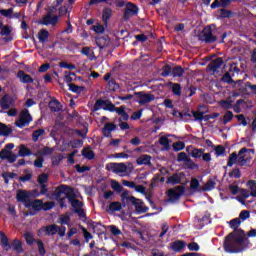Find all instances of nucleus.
I'll return each instance as SVG.
<instances>
[{
	"label": "nucleus",
	"instance_id": "4c0bfd02",
	"mask_svg": "<svg viewBox=\"0 0 256 256\" xmlns=\"http://www.w3.org/2000/svg\"><path fill=\"white\" fill-rule=\"evenodd\" d=\"M212 189H215V181L213 180H208L202 187V191H212Z\"/></svg>",
	"mask_w": 256,
	"mask_h": 256
},
{
	"label": "nucleus",
	"instance_id": "0eeeda50",
	"mask_svg": "<svg viewBox=\"0 0 256 256\" xmlns=\"http://www.w3.org/2000/svg\"><path fill=\"white\" fill-rule=\"evenodd\" d=\"M32 121L33 118L31 117V114H29V110H22L20 112L19 118L15 122V125L16 127L23 129V127H26V125H29V123Z\"/></svg>",
	"mask_w": 256,
	"mask_h": 256
},
{
	"label": "nucleus",
	"instance_id": "9d476101",
	"mask_svg": "<svg viewBox=\"0 0 256 256\" xmlns=\"http://www.w3.org/2000/svg\"><path fill=\"white\" fill-rule=\"evenodd\" d=\"M184 192L185 189L183 188V186H178L174 189L168 190L169 201H178V199L181 198V195H183Z\"/></svg>",
	"mask_w": 256,
	"mask_h": 256
},
{
	"label": "nucleus",
	"instance_id": "c03bdc74",
	"mask_svg": "<svg viewBox=\"0 0 256 256\" xmlns=\"http://www.w3.org/2000/svg\"><path fill=\"white\" fill-rule=\"evenodd\" d=\"M160 145L164 146V149H169V138L162 136L159 139Z\"/></svg>",
	"mask_w": 256,
	"mask_h": 256
},
{
	"label": "nucleus",
	"instance_id": "79ce46f5",
	"mask_svg": "<svg viewBox=\"0 0 256 256\" xmlns=\"http://www.w3.org/2000/svg\"><path fill=\"white\" fill-rule=\"evenodd\" d=\"M1 243L3 247L6 249V251H9V249H11V245L9 244V239L7 238V236H5V234H2L1 236Z\"/></svg>",
	"mask_w": 256,
	"mask_h": 256
},
{
	"label": "nucleus",
	"instance_id": "2eb2a0df",
	"mask_svg": "<svg viewBox=\"0 0 256 256\" xmlns=\"http://www.w3.org/2000/svg\"><path fill=\"white\" fill-rule=\"evenodd\" d=\"M69 201L72 207L75 209V213L79 215V217H85V212L81 207H83V203L77 199L69 198Z\"/></svg>",
	"mask_w": 256,
	"mask_h": 256
},
{
	"label": "nucleus",
	"instance_id": "052dcab7",
	"mask_svg": "<svg viewBox=\"0 0 256 256\" xmlns=\"http://www.w3.org/2000/svg\"><path fill=\"white\" fill-rule=\"evenodd\" d=\"M37 159L34 161V166L41 169L43 167V156H36Z\"/></svg>",
	"mask_w": 256,
	"mask_h": 256
},
{
	"label": "nucleus",
	"instance_id": "ddd939ff",
	"mask_svg": "<svg viewBox=\"0 0 256 256\" xmlns=\"http://www.w3.org/2000/svg\"><path fill=\"white\" fill-rule=\"evenodd\" d=\"M201 40L205 41L206 43H213L215 41V36H213V31L209 26L205 27L201 34Z\"/></svg>",
	"mask_w": 256,
	"mask_h": 256
},
{
	"label": "nucleus",
	"instance_id": "4d7b16f0",
	"mask_svg": "<svg viewBox=\"0 0 256 256\" xmlns=\"http://www.w3.org/2000/svg\"><path fill=\"white\" fill-rule=\"evenodd\" d=\"M36 245L38 246L40 255H45V246L43 245V242L36 240Z\"/></svg>",
	"mask_w": 256,
	"mask_h": 256
},
{
	"label": "nucleus",
	"instance_id": "c9c22d12",
	"mask_svg": "<svg viewBox=\"0 0 256 256\" xmlns=\"http://www.w3.org/2000/svg\"><path fill=\"white\" fill-rule=\"evenodd\" d=\"M24 237H25L26 243L28 245H33L34 243H37V240H35V238L33 237V234L31 232H26L24 234Z\"/></svg>",
	"mask_w": 256,
	"mask_h": 256
},
{
	"label": "nucleus",
	"instance_id": "9b49d317",
	"mask_svg": "<svg viewBox=\"0 0 256 256\" xmlns=\"http://www.w3.org/2000/svg\"><path fill=\"white\" fill-rule=\"evenodd\" d=\"M131 203L135 207L136 213H147L149 211V208L140 199L131 198Z\"/></svg>",
	"mask_w": 256,
	"mask_h": 256
},
{
	"label": "nucleus",
	"instance_id": "09e8293b",
	"mask_svg": "<svg viewBox=\"0 0 256 256\" xmlns=\"http://www.w3.org/2000/svg\"><path fill=\"white\" fill-rule=\"evenodd\" d=\"M188 117H194L195 121H201L203 119V113L201 112H192L191 114H187Z\"/></svg>",
	"mask_w": 256,
	"mask_h": 256
},
{
	"label": "nucleus",
	"instance_id": "6e6d98bb",
	"mask_svg": "<svg viewBox=\"0 0 256 256\" xmlns=\"http://www.w3.org/2000/svg\"><path fill=\"white\" fill-rule=\"evenodd\" d=\"M190 187L191 189H193V191H199V180L197 179H192V181L190 182Z\"/></svg>",
	"mask_w": 256,
	"mask_h": 256
},
{
	"label": "nucleus",
	"instance_id": "bf43d9fd",
	"mask_svg": "<svg viewBox=\"0 0 256 256\" xmlns=\"http://www.w3.org/2000/svg\"><path fill=\"white\" fill-rule=\"evenodd\" d=\"M93 31H95V33H103L105 31V27L101 24H95L93 26Z\"/></svg>",
	"mask_w": 256,
	"mask_h": 256
},
{
	"label": "nucleus",
	"instance_id": "69168bd1",
	"mask_svg": "<svg viewBox=\"0 0 256 256\" xmlns=\"http://www.w3.org/2000/svg\"><path fill=\"white\" fill-rule=\"evenodd\" d=\"M230 177H234L235 179H239L241 177V171L239 169H234L230 173Z\"/></svg>",
	"mask_w": 256,
	"mask_h": 256
},
{
	"label": "nucleus",
	"instance_id": "7c9ffc66",
	"mask_svg": "<svg viewBox=\"0 0 256 256\" xmlns=\"http://www.w3.org/2000/svg\"><path fill=\"white\" fill-rule=\"evenodd\" d=\"M239 156L236 152H233L228 158V167H233L235 163H238Z\"/></svg>",
	"mask_w": 256,
	"mask_h": 256
},
{
	"label": "nucleus",
	"instance_id": "473e14b6",
	"mask_svg": "<svg viewBox=\"0 0 256 256\" xmlns=\"http://www.w3.org/2000/svg\"><path fill=\"white\" fill-rule=\"evenodd\" d=\"M49 107H50L51 111H61V109H62L61 103H59V101H57V100H52L49 103Z\"/></svg>",
	"mask_w": 256,
	"mask_h": 256
},
{
	"label": "nucleus",
	"instance_id": "338daca9",
	"mask_svg": "<svg viewBox=\"0 0 256 256\" xmlns=\"http://www.w3.org/2000/svg\"><path fill=\"white\" fill-rule=\"evenodd\" d=\"M178 161H189V157L185 152H180L178 154Z\"/></svg>",
	"mask_w": 256,
	"mask_h": 256
},
{
	"label": "nucleus",
	"instance_id": "ea45409f",
	"mask_svg": "<svg viewBox=\"0 0 256 256\" xmlns=\"http://www.w3.org/2000/svg\"><path fill=\"white\" fill-rule=\"evenodd\" d=\"M121 199H122V203H127V201L131 203V199H135V197L130 196L128 191H124L121 194Z\"/></svg>",
	"mask_w": 256,
	"mask_h": 256
},
{
	"label": "nucleus",
	"instance_id": "72a5a7b5",
	"mask_svg": "<svg viewBox=\"0 0 256 256\" xmlns=\"http://www.w3.org/2000/svg\"><path fill=\"white\" fill-rule=\"evenodd\" d=\"M167 183H171L172 185H177V183H181V176H179V174H174L168 178Z\"/></svg>",
	"mask_w": 256,
	"mask_h": 256
},
{
	"label": "nucleus",
	"instance_id": "a878e982",
	"mask_svg": "<svg viewBox=\"0 0 256 256\" xmlns=\"http://www.w3.org/2000/svg\"><path fill=\"white\" fill-rule=\"evenodd\" d=\"M11 128L3 123H0V136L1 137H7L8 135H11Z\"/></svg>",
	"mask_w": 256,
	"mask_h": 256
},
{
	"label": "nucleus",
	"instance_id": "2f4dec72",
	"mask_svg": "<svg viewBox=\"0 0 256 256\" xmlns=\"http://www.w3.org/2000/svg\"><path fill=\"white\" fill-rule=\"evenodd\" d=\"M82 155L85 159H95V152L90 148H85L82 150Z\"/></svg>",
	"mask_w": 256,
	"mask_h": 256
},
{
	"label": "nucleus",
	"instance_id": "0e129e2a",
	"mask_svg": "<svg viewBox=\"0 0 256 256\" xmlns=\"http://www.w3.org/2000/svg\"><path fill=\"white\" fill-rule=\"evenodd\" d=\"M188 249L189 251H199V244H197L196 242H192L188 244Z\"/></svg>",
	"mask_w": 256,
	"mask_h": 256
},
{
	"label": "nucleus",
	"instance_id": "e433bc0d",
	"mask_svg": "<svg viewBox=\"0 0 256 256\" xmlns=\"http://www.w3.org/2000/svg\"><path fill=\"white\" fill-rule=\"evenodd\" d=\"M43 135H45V130L44 129L36 130L32 134V139H33V141H39V138L43 137Z\"/></svg>",
	"mask_w": 256,
	"mask_h": 256
},
{
	"label": "nucleus",
	"instance_id": "a211bd4d",
	"mask_svg": "<svg viewBox=\"0 0 256 256\" xmlns=\"http://www.w3.org/2000/svg\"><path fill=\"white\" fill-rule=\"evenodd\" d=\"M16 199L20 203H24L25 207H27V203H29V193L25 190H18L16 194Z\"/></svg>",
	"mask_w": 256,
	"mask_h": 256
},
{
	"label": "nucleus",
	"instance_id": "39448f33",
	"mask_svg": "<svg viewBox=\"0 0 256 256\" xmlns=\"http://www.w3.org/2000/svg\"><path fill=\"white\" fill-rule=\"evenodd\" d=\"M26 207L28 209H33L34 211H41V209H53L55 204L53 202H47L43 206V200H30L26 202Z\"/></svg>",
	"mask_w": 256,
	"mask_h": 256
},
{
	"label": "nucleus",
	"instance_id": "864d4df0",
	"mask_svg": "<svg viewBox=\"0 0 256 256\" xmlns=\"http://www.w3.org/2000/svg\"><path fill=\"white\" fill-rule=\"evenodd\" d=\"M69 221H71V218L69 217V215H62L59 218V223H61V225H67Z\"/></svg>",
	"mask_w": 256,
	"mask_h": 256
},
{
	"label": "nucleus",
	"instance_id": "a19ab883",
	"mask_svg": "<svg viewBox=\"0 0 256 256\" xmlns=\"http://www.w3.org/2000/svg\"><path fill=\"white\" fill-rule=\"evenodd\" d=\"M12 247H13L14 251H17V253L23 252V247L21 246V241H19V240H14L12 243Z\"/></svg>",
	"mask_w": 256,
	"mask_h": 256
},
{
	"label": "nucleus",
	"instance_id": "1a4fd4ad",
	"mask_svg": "<svg viewBox=\"0 0 256 256\" xmlns=\"http://www.w3.org/2000/svg\"><path fill=\"white\" fill-rule=\"evenodd\" d=\"M251 153H253V150L242 148L238 153V165L243 167V165H245V163L251 159Z\"/></svg>",
	"mask_w": 256,
	"mask_h": 256
},
{
	"label": "nucleus",
	"instance_id": "13d9d810",
	"mask_svg": "<svg viewBox=\"0 0 256 256\" xmlns=\"http://www.w3.org/2000/svg\"><path fill=\"white\" fill-rule=\"evenodd\" d=\"M231 119H233V112L231 111H227L224 115V123L225 125H227V123H229V121H231Z\"/></svg>",
	"mask_w": 256,
	"mask_h": 256
},
{
	"label": "nucleus",
	"instance_id": "de8ad7c7",
	"mask_svg": "<svg viewBox=\"0 0 256 256\" xmlns=\"http://www.w3.org/2000/svg\"><path fill=\"white\" fill-rule=\"evenodd\" d=\"M59 67H61L62 69H69L70 71H73V69H75V65L67 62H60Z\"/></svg>",
	"mask_w": 256,
	"mask_h": 256
},
{
	"label": "nucleus",
	"instance_id": "8fccbe9b",
	"mask_svg": "<svg viewBox=\"0 0 256 256\" xmlns=\"http://www.w3.org/2000/svg\"><path fill=\"white\" fill-rule=\"evenodd\" d=\"M162 70V77H167L168 75H171V73H173V70L169 65L164 66Z\"/></svg>",
	"mask_w": 256,
	"mask_h": 256
},
{
	"label": "nucleus",
	"instance_id": "6e6552de",
	"mask_svg": "<svg viewBox=\"0 0 256 256\" xmlns=\"http://www.w3.org/2000/svg\"><path fill=\"white\" fill-rule=\"evenodd\" d=\"M55 11V8H50L47 15H45L42 19V25H52V27H55L57 23L59 22L58 16L51 15Z\"/></svg>",
	"mask_w": 256,
	"mask_h": 256
},
{
	"label": "nucleus",
	"instance_id": "c85d7f7f",
	"mask_svg": "<svg viewBox=\"0 0 256 256\" xmlns=\"http://www.w3.org/2000/svg\"><path fill=\"white\" fill-rule=\"evenodd\" d=\"M219 105H220V107H222V109H232L233 108V100L231 98L222 100L219 102Z\"/></svg>",
	"mask_w": 256,
	"mask_h": 256
},
{
	"label": "nucleus",
	"instance_id": "412c9836",
	"mask_svg": "<svg viewBox=\"0 0 256 256\" xmlns=\"http://www.w3.org/2000/svg\"><path fill=\"white\" fill-rule=\"evenodd\" d=\"M117 126L114 123H106L103 128L104 137H111V132L115 131Z\"/></svg>",
	"mask_w": 256,
	"mask_h": 256
},
{
	"label": "nucleus",
	"instance_id": "20e7f679",
	"mask_svg": "<svg viewBox=\"0 0 256 256\" xmlns=\"http://www.w3.org/2000/svg\"><path fill=\"white\" fill-rule=\"evenodd\" d=\"M15 144H6L4 149L0 152V159L8 161V163H15L17 161V154L13 153Z\"/></svg>",
	"mask_w": 256,
	"mask_h": 256
},
{
	"label": "nucleus",
	"instance_id": "423d86ee",
	"mask_svg": "<svg viewBox=\"0 0 256 256\" xmlns=\"http://www.w3.org/2000/svg\"><path fill=\"white\" fill-rule=\"evenodd\" d=\"M248 188L250 189V194L247 192V190H242L241 196L242 198H237V200L242 203V205H245V199H249L250 195L251 197H256V181L255 180H249L247 183Z\"/></svg>",
	"mask_w": 256,
	"mask_h": 256
},
{
	"label": "nucleus",
	"instance_id": "a18cd8bd",
	"mask_svg": "<svg viewBox=\"0 0 256 256\" xmlns=\"http://www.w3.org/2000/svg\"><path fill=\"white\" fill-rule=\"evenodd\" d=\"M69 89L72 93H81L84 88L75 84H69Z\"/></svg>",
	"mask_w": 256,
	"mask_h": 256
},
{
	"label": "nucleus",
	"instance_id": "dca6fc26",
	"mask_svg": "<svg viewBox=\"0 0 256 256\" xmlns=\"http://www.w3.org/2000/svg\"><path fill=\"white\" fill-rule=\"evenodd\" d=\"M99 109H106V111H113L115 106L111 103L107 104L104 100H97L94 105V111H99Z\"/></svg>",
	"mask_w": 256,
	"mask_h": 256
},
{
	"label": "nucleus",
	"instance_id": "b1692460",
	"mask_svg": "<svg viewBox=\"0 0 256 256\" xmlns=\"http://www.w3.org/2000/svg\"><path fill=\"white\" fill-rule=\"evenodd\" d=\"M18 77L21 83H33V78L29 74H25L23 71L18 72Z\"/></svg>",
	"mask_w": 256,
	"mask_h": 256
},
{
	"label": "nucleus",
	"instance_id": "5fc2aeb1",
	"mask_svg": "<svg viewBox=\"0 0 256 256\" xmlns=\"http://www.w3.org/2000/svg\"><path fill=\"white\" fill-rule=\"evenodd\" d=\"M173 149L175 151H183L185 149V143L183 142H176L173 144Z\"/></svg>",
	"mask_w": 256,
	"mask_h": 256
},
{
	"label": "nucleus",
	"instance_id": "6ab92c4d",
	"mask_svg": "<svg viewBox=\"0 0 256 256\" xmlns=\"http://www.w3.org/2000/svg\"><path fill=\"white\" fill-rule=\"evenodd\" d=\"M221 65H223V59L217 58L208 65L207 71H209V73L214 74L215 71H217L221 67Z\"/></svg>",
	"mask_w": 256,
	"mask_h": 256
},
{
	"label": "nucleus",
	"instance_id": "bb28decb",
	"mask_svg": "<svg viewBox=\"0 0 256 256\" xmlns=\"http://www.w3.org/2000/svg\"><path fill=\"white\" fill-rule=\"evenodd\" d=\"M53 148L44 147L42 150H38L34 155L35 157H45V155H51Z\"/></svg>",
	"mask_w": 256,
	"mask_h": 256
},
{
	"label": "nucleus",
	"instance_id": "37998d69",
	"mask_svg": "<svg viewBox=\"0 0 256 256\" xmlns=\"http://www.w3.org/2000/svg\"><path fill=\"white\" fill-rule=\"evenodd\" d=\"M184 71L183 68L180 66L174 67L172 70V75L174 77H181V75H183Z\"/></svg>",
	"mask_w": 256,
	"mask_h": 256
},
{
	"label": "nucleus",
	"instance_id": "f704fd0d",
	"mask_svg": "<svg viewBox=\"0 0 256 256\" xmlns=\"http://www.w3.org/2000/svg\"><path fill=\"white\" fill-rule=\"evenodd\" d=\"M121 209H123L121 202H112L109 205L108 211H121Z\"/></svg>",
	"mask_w": 256,
	"mask_h": 256
},
{
	"label": "nucleus",
	"instance_id": "f3484780",
	"mask_svg": "<svg viewBox=\"0 0 256 256\" xmlns=\"http://www.w3.org/2000/svg\"><path fill=\"white\" fill-rule=\"evenodd\" d=\"M138 99L137 102L140 103V105H145V103H151L155 99L154 95L151 94H144L143 92L136 93Z\"/></svg>",
	"mask_w": 256,
	"mask_h": 256
},
{
	"label": "nucleus",
	"instance_id": "f8f14e48",
	"mask_svg": "<svg viewBox=\"0 0 256 256\" xmlns=\"http://www.w3.org/2000/svg\"><path fill=\"white\" fill-rule=\"evenodd\" d=\"M236 91L239 93H234V97H238V95H246L247 89H249V82L244 83L243 81L239 80L234 84Z\"/></svg>",
	"mask_w": 256,
	"mask_h": 256
},
{
	"label": "nucleus",
	"instance_id": "c756f323",
	"mask_svg": "<svg viewBox=\"0 0 256 256\" xmlns=\"http://www.w3.org/2000/svg\"><path fill=\"white\" fill-rule=\"evenodd\" d=\"M113 111H116L123 121L129 119V115L125 113V107L121 106L119 108H114Z\"/></svg>",
	"mask_w": 256,
	"mask_h": 256
},
{
	"label": "nucleus",
	"instance_id": "f257e3e1",
	"mask_svg": "<svg viewBox=\"0 0 256 256\" xmlns=\"http://www.w3.org/2000/svg\"><path fill=\"white\" fill-rule=\"evenodd\" d=\"M245 233L242 230L230 233L224 242V249L227 253H239Z\"/></svg>",
	"mask_w": 256,
	"mask_h": 256
},
{
	"label": "nucleus",
	"instance_id": "393cba45",
	"mask_svg": "<svg viewBox=\"0 0 256 256\" xmlns=\"http://www.w3.org/2000/svg\"><path fill=\"white\" fill-rule=\"evenodd\" d=\"M38 39H39L40 43H47V40L49 39V31H47L45 29H41L38 32Z\"/></svg>",
	"mask_w": 256,
	"mask_h": 256
},
{
	"label": "nucleus",
	"instance_id": "58836bf2",
	"mask_svg": "<svg viewBox=\"0 0 256 256\" xmlns=\"http://www.w3.org/2000/svg\"><path fill=\"white\" fill-rule=\"evenodd\" d=\"M112 14H113V12L111 11V9H109V8L104 9L103 14H102V19H103L104 23H107V21H109V19H111Z\"/></svg>",
	"mask_w": 256,
	"mask_h": 256
},
{
	"label": "nucleus",
	"instance_id": "49530a36",
	"mask_svg": "<svg viewBox=\"0 0 256 256\" xmlns=\"http://www.w3.org/2000/svg\"><path fill=\"white\" fill-rule=\"evenodd\" d=\"M239 225H241V219L235 218L230 221V227L232 229H239Z\"/></svg>",
	"mask_w": 256,
	"mask_h": 256
},
{
	"label": "nucleus",
	"instance_id": "aec40b11",
	"mask_svg": "<svg viewBox=\"0 0 256 256\" xmlns=\"http://www.w3.org/2000/svg\"><path fill=\"white\" fill-rule=\"evenodd\" d=\"M58 231V226L53 224L47 227H43L39 230L40 235H55Z\"/></svg>",
	"mask_w": 256,
	"mask_h": 256
},
{
	"label": "nucleus",
	"instance_id": "4be33fe9",
	"mask_svg": "<svg viewBox=\"0 0 256 256\" xmlns=\"http://www.w3.org/2000/svg\"><path fill=\"white\" fill-rule=\"evenodd\" d=\"M185 245V242L178 240L170 244V249H172V251L179 252L185 247Z\"/></svg>",
	"mask_w": 256,
	"mask_h": 256
},
{
	"label": "nucleus",
	"instance_id": "603ef678",
	"mask_svg": "<svg viewBox=\"0 0 256 256\" xmlns=\"http://www.w3.org/2000/svg\"><path fill=\"white\" fill-rule=\"evenodd\" d=\"M48 180H49V176L47 174H41L38 177V183H40V185H45V183H47Z\"/></svg>",
	"mask_w": 256,
	"mask_h": 256
},
{
	"label": "nucleus",
	"instance_id": "5701e85b",
	"mask_svg": "<svg viewBox=\"0 0 256 256\" xmlns=\"http://www.w3.org/2000/svg\"><path fill=\"white\" fill-rule=\"evenodd\" d=\"M137 165H149L151 163V156L144 154L136 159Z\"/></svg>",
	"mask_w": 256,
	"mask_h": 256
},
{
	"label": "nucleus",
	"instance_id": "774afa93",
	"mask_svg": "<svg viewBox=\"0 0 256 256\" xmlns=\"http://www.w3.org/2000/svg\"><path fill=\"white\" fill-rule=\"evenodd\" d=\"M11 34V27L4 26L0 32V35H10Z\"/></svg>",
	"mask_w": 256,
	"mask_h": 256
},
{
	"label": "nucleus",
	"instance_id": "cd10ccee",
	"mask_svg": "<svg viewBox=\"0 0 256 256\" xmlns=\"http://www.w3.org/2000/svg\"><path fill=\"white\" fill-rule=\"evenodd\" d=\"M18 155L19 157H29V155H31V150L22 144L19 146Z\"/></svg>",
	"mask_w": 256,
	"mask_h": 256
},
{
	"label": "nucleus",
	"instance_id": "e2e57ef3",
	"mask_svg": "<svg viewBox=\"0 0 256 256\" xmlns=\"http://www.w3.org/2000/svg\"><path fill=\"white\" fill-rule=\"evenodd\" d=\"M172 91H173L174 95H181V85L173 84Z\"/></svg>",
	"mask_w": 256,
	"mask_h": 256
},
{
	"label": "nucleus",
	"instance_id": "4468645a",
	"mask_svg": "<svg viewBox=\"0 0 256 256\" xmlns=\"http://www.w3.org/2000/svg\"><path fill=\"white\" fill-rule=\"evenodd\" d=\"M138 11H139V8H137L135 4L128 2L126 4L124 19H129V17H133V15H137Z\"/></svg>",
	"mask_w": 256,
	"mask_h": 256
},
{
	"label": "nucleus",
	"instance_id": "680f3d73",
	"mask_svg": "<svg viewBox=\"0 0 256 256\" xmlns=\"http://www.w3.org/2000/svg\"><path fill=\"white\" fill-rule=\"evenodd\" d=\"M0 13L3 17H11V15H13V9H2L0 10Z\"/></svg>",
	"mask_w": 256,
	"mask_h": 256
},
{
	"label": "nucleus",
	"instance_id": "f03ea898",
	"mask_svg": "<svg viewBox=\"0 0 256 256\" xmlns=\"http://www.w3.org/2000/svg\"><path fill=\"white\" fill-rule=\"evenodd\" d=\"M106 169L107 171H111L112 173H115L120 177H127V175H131V173L135 171V167L131 162H126V163L111 162L106 165Z\"/></svg>",
	"mask_w": 256,
	"mask_h": 256
},
{
	"label": "nucleus",
	"instance_id": "3c124183",
	"mask_svg": "<svg viewBox=\"0 0 256 256\" xmlns=\"http://www.w3.org/2000/svg\"><path fill=\"white\" fill-rule=\"evenodd\" d=\"M192 157H194L195 159H199V157H203V149H194L192 151Z\"/></svg>",
	"mask_w": 256,
	"mask_h": 256
},
{
	"label": "nucleus",
	"instance_id": "7ed1b4c3",
	"mask_svg": "<svg viewBox=\"0 0 256 256\" xmlns=\"http://www.w3.org/2000/svg\"><path fill=\"white\" fill-rule=\"evenodd\" d=\"M72 194H73V189L71 187L62 185V186H59L54 191L53 199H56L57 201H60V206L64 207L63 199H67V198L71 197Z\"/></svg>",
	"mask_w": 256,
	"mask_h": 256
}]
</instances>
